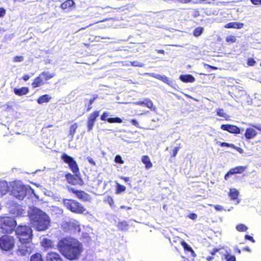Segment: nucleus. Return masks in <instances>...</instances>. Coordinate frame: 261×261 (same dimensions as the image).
Masks as SVG:
<instances>
[{"label": "nucleus", "mask_w": 261, "mask_h": 261, "mask_svg": "<svg viewBox=\"0 0 261 261\" xmlns=\"http://www.w3.org/2000/svg\"><path fill=\"white\" fill-rule=\"evenodd\" d=\"M15 234L21 244H29L32 242V230L27 225H18L15 230Z\"/></svg>", "instance_id": "7ed1b4c3"}, {"label": "nucleus", "mask_w": 261, "mask_h": 261, "mask_svg": "<svg viewBox=\"0 0 261 261\" xmlns=\"http://www.w3.org/2000/svg\"><path fill=\"white\" fill-rule=\"evenodd\" d=\"M106 202H107L111 207H114V201L113 198L111 196H108L105 200Z\"/></svg>", "instance_id": "79ce46f5"}, {"label": "nucleus", "mask_w": 261, "mask_h": 261, "mask_svg": "<svg viewBox=\"0 0 261 261\" xmlns=\"http://www.w3.org/2000/svg\"><path fill=\"white\" fill-rule=\"evenodd\" d=\"M68 191L74 194L78 199L83 201H89L91 199L90 195L84 191L70 188H68Z\"/></svg>", "instance_id": "1a4fd4ad"}, {"label": "nucleus", "mask_w": 261, "mask_h": 261, "mask_svg": "<svg viewBox=\"0 0 261 261\" xmlns=\"http://www.w3.org/2000/svg\"><path fill=\"white\" fill-rule=\"evenodd\" d=\"M109 113L105 112L100 116V119L103 121H107L110 123H121L123 121L121 118L119 117H109Z\"/></svg>", "instance_id": "ddd939ff"}, {"label": "nucleus", "mask_w": 261, "mask_h": 261, "mask_svg": "<svg viewBox=\"0 0 261 261\" xmlns=\"http://www.w3.org/2000/svg\"><path fill=\"white\" fill-rule=\"evenodd\" d=\"M145 106L152 111L156 110V107L154 106L152 101L149 99H145Z\"/></svg>", "instance_id": "473e14b6"}, {"label": "nucleus", "mask_w": 261, "mask_h": 261, "mask_svg": "<svg viewBox=\"0 0 261 261\" xmlns=\"http://www.w3.org/2000/svg\"><path fill=\"white\" fill-rule=\"evenodd\" d=\"M99 115V112L98 111H94L89 115L87 124L88 131H90L93 128L96 118L98 117Z\"/></svg>", "instance_id": "f8f14e48"}, {"label": "nucleus", "mask_w": 261, "mask_h": 261, "mask_svg": "<svg viewBox=\"0 0 261 261\" xmlns=\"http://www.w3.org/2000/svg\"><path fill=\"white\" fill-rule=\"evenodd\" d=\"M41 246L45 249H53L54 248V242L52 240L44 238L41 242Z\"/></svg>", "instance_id": "412c9836"}, {"label": "nucleus", "mask_w": 261, "mask_h": 261, "mask_svg": "<svg viewBox=\"0 0 261 261\" xmlns=\"http://www.w3.org/2000/svg\"><path fill=\"white\" fill-rule=\"evenodd\" d=\"M87 160L91 165L94 166H96V163L92 158L88 156Z\"/></svg>", "instance_id": "09e8293b"}, {"label": "nucleus", "mask_w": 261, "mask_h": 261, "mask_svg": "<svg viewBox=\"0 0 261 261\" xmlns=\"http://www.w3.org/2000/svg\"><path fill=\"white\" fill-rule=\"evenodd\" d=\"M247 168V166H239L230 169L224 175L225 180H228L230 176L234 174H241L243 173Z\"/></svg>", "instance_id": "9b49d317"}, {"label": "nucleus", "mask_w": 261, "mask_h": 261, "mask_svg": "<svg viewBox=\"0 0 261 261\" xmlns=\"http://www.w3.org/2000/svg\"><path fill=\"white\" fill-rule=\"evenodd\" d=\"M61 159L66 164H68L69 169L71 171L76 175L77 173L79 174L80 170L78 167L76 162L74 159L68 154L63 153L61 156Z\"/></svg>", "instance_id": "6e6552de"}, {"label": "nucleus", "mask_w": 261, "mask_h": 261, "mask_svg": "<svg viewBox=\"0 0 261 261\" xmlns=\"http://www.w3.org/2000/svg\"><path fill=\"white\" fill-rule=\"evenodd\" d=\"M188 217L193 220L197 219V215L195 213H191L189 215Z\"/></svg>", "instance_id": "864d4df0"}, {"label": "nucleus", "mask_w": 261, "mask_h": 261, "mask_svg": "<svg viewBox=\"0 0 261 261\" xmlns=\"http://www.w3.org/2000/svg\"><path fill=\"white\" fill-rule=\"evenodd\" d=\"M239 191L234 188L230 189L229 192L228 193V196H229L231 200H235L238 199L239 196Z\"/></svg>", "instance_id": "c85d7f7f"}, {"label": "nucleus", "mask_w": 261, "mask_h": 261, "mask_svg": "<svg viewBox=\"0 0 261 261\" xmlns=\"http://www.w3.org/2000/svg\"><path fill=\"white\" fill-rule=\"evenodd\" d=\"M229 92L238 99L246 95V92L243 87L235 85L231 87Z\"/></svg>", "instance_id": "9d476101"}, {"label": "nucleus", "mask_w": 261, "mask_h": 261, "mask_svg": "<svg viewBox=\"0 0 261 261\" xmlns=\"http://www.w3.org/2000/svg\"><path fill=\"white\" fill-rule=\"evenodd\" d=\"M135 104L139 106H145V99L143 101H139L136 102Z\"/></svg>", "instance_id": "6e6d98bb"}, {"label": "nucleus", "mask_w": 261, "mask_h": 261, "mask_svg": "<svg viewBox=\"0 0 261 261\" xmlns=\"http://www.w3.org/2000/svg\"><path fill=\"white\" fill-rule=\"evenodd\" d=\"M40 83H33L32 85L33 87H37L39 86L40 85L39 84Z\"/></svg>", "instance_id": "69168bd1"}, {"label": "nucleus", "mask_w": 261, "mask_h": 261, "mask_svg": "<svg viewBox=\"0 0 261 261\" xmlns=\"http://www.w3.org/2000/svg\"><path fill=\"white\" fill-rule=\"evenodd\" d=\"M29 79V76L28 75H25L22 77V80L24 81H27Z\"/></svg>", "instance_id": "680f3d73"}, {"label": "nucleus", "mask_w": 261, "mask_h": 261, "mask_svg": "<svg viewBox=\"0 0 261 261\" xmlns=\"http://www.w3.org/2000/svg\"><path fill=\"white\" fill-rule=\"evenodd\" d=\"M179 148H180V147H175L173 149V150H172V152L171 153V156L172 157H175L177 155Z\"/></svg>", "instance_id": "a18cd8bd"}, {"label": "nucleus", "mask_w": 261, "mask_h": 261, "mask_svg": "<svg viewBox=\"0 0 261 261\" xmlns=\"http://www.w3.org/2000/svg\"><path fill=\"white\" fill-rule=\"evenodd\" d=\"M16 225L15 220L11 217H0V228L6 233H11Z\"/></svg>", "instance_id": "39448f33"}, {"label": "nucleus", "mask_w": 261, "mask_h": 261, "mask_svg": "<svg viewBox=\"0 0 261 261\" xmlns=\"http://www.w3.org/2000/svg\"><path fill=\"white\" fill-rule=\"evenodd\" d=\"M10 190L11 194L19 200H22L27 195V188L24 185L13 183Z\"/></svg>", "instance_id": "423d86ee"}, {"label": "nucleus", "mask_w": 261, "mask_h": 261, "mask_svg": "<svg viewBox=\"0 0 261 261\" xmlns=\"http://www.w3.org/2000/svg\"><path fill=\"white\" fill-rule=\"evenodd\" d=\"M13 92L15 95L21 96L28 94L29 92V89L27 87L14 88L13 89Z\"/></svg>", "instance_id": "a211bd4d"}, {"label": "nucleus", "mask_w": 261, "mask_h": 261, "mask_svg": "<svg viewBox=\"0 0 261 261\" xmlns=\"http://www.w3.org/2000/svg\"><path fill=\"white\" fill-rule=\"evenodd\" d=\"M78 127V124L75 122L71 125L70 127L69 131V135L71 137V138H73V136L76 132V130Z\"/></svg>", "instance_id": "72a5a7b5"}, {"label": "nucleus", "mask_w": 261, "mask_h": 261, "mask_svg": "<svg viewBox=\"0 0 261 261\" xmlns=\"http://www.w3.org/2000/svg\"><path fill=\"white\" fill-rule=\"evenodd\" d=\"M244 24L239 22H232L225 24L224 27L227 29L233 28L240 29L243 28Z\"/></svg>", "instance_id": "393cba45"}, {"label": "nucleus", "mask_w": 261, "mask_h": 261, "mask_svg": "<svg viewBox=\"0 0 261 261\" xmlns=\"http://www.w3.org/2000/svg\"><path fill=\"white\" fill-rule=\"evenodd\" d=\"M120 178L126 182L129 181V179H130V178L129 177H126V176H121Z\"/></svg>", "instance_id": "13d9d810"}, {"label": "nucleus", "mask_w": 261, "mask_h": 261, "mask_svg": "<svg viewBox=\"0 0 261 261\" xmlns=\"http://www.w3.org/2000/svg\"><path fill=\"white\" fill-rule=\"evenodd\" d=\"M257 133L252 128H247L244 134V136L247 140H250L254 138Z\"/></svg>", "instance_id": "aec40b11"}, {"label": "nucleus", "mask_w": 261, "mask_h": 261, "mask_svg": "<svg viewBox=\"0 0 261 261\" xmlns=\"http://www.w3.org/2000/svg\"><path fill=\"white\" fill-rule=\"evenodd\" d=\"M215 210L217 211H221L222 210V207L221 205H216L214 206Z\"/></svg>", "instance_id": "bf43d9fd"}, {"label": "nucleus", "mask_w": 261, "mask_h": 261, "mask_svg": "<svg viewBox=\"0 0 261 261\" xmlns=\"http://www.w3.org/2000/svg\"><path fill=\"white\" fill-rule=\"evenodd\" d=\"M252 126L256 128V129L261 131V125H253Z\"/></svg>", "instance_id": "052dcab7"}, {"label": "nucleus", "mask_w": 261, "mask_h": 261, "mask_svg": "<svg viewBox=\"0 0 261 261\" xmlns=\"http://www.w3.org/2000/svg\"><path fill=\"white\" fill-rule=\"evenodd\" d=\"M74 4V2L73 0H67L64 3H62L61 5V8L62 9H66L71 7Z\"/></svg>", "instance_id": "f704fd0d"}, {"label": "nucleus", "mask_w": 261, "mask_h": 261, "mask_svg": "<svg viewBox=\"0 0 261 261\" xmlns=\"http://www.w3.org/2000/svg\"><path fill=\"white\" fill-rule=\"evenodd\" d=\"M221 129L227 131L231 134H239L241 133L240 128L232 124H222L220 126Z\"/></svg>", "instance_id": "dca6fc26"}, {"label": "nucleus", "mask_w": 261, "mask_h": 261, "mask_svg": "<svg viewBox=\"0 0 261 261\" xmlns=\"http://www.w3.org/2000/svg\"><path fill=\"white\" fill-rule=\"evenodd\" d=\"M57 247L62 255L69 260L78 259L83 251L82 244L76 239L70 237L61 239Z\"/></svg>", "instance_id": "f257e3e1"}, {"label": "nucleus", "mask_w": 261, "mask_h": 261, "mask_svg": "<svg viewBox=\"0 0 261 261\" xmlns=\"http://www.w3.org/2000/svg\"><path fill=\"white\" fill-rule=\"evenodd\" d=\"M130 122L133 125H134L136 127H139V123H138V121H137V120H136L135 119H133L130 120Z\"/></svg>", "instance_id": "603ef678"}, {"label": "nucleus", "mask_w": 261, "mask_h": 261, "mask_svg": "<svg viewBox=\"0 0 261 261\" xmlns=\"http://www.w3.org/2000/svg\"><path fill=\"white\" fill-rule=\"evenodd\" d=\"M30 261H44L43 255L40 252H36L30 257Z\"/></svg>", "instance_id": "c756f323"}, {"label": "nucleus", "mask_w": 261, "mask_h": 261, "mask_svg": "<svg viewBox=\"0 0 261 261\" xmlns=\"http://www.w3.org/2000/svg\"><path fill=\"white\" fill-rule=\"evenodd\" d=\"M9 190L8 183L6 181H0V196L5 195Z\"/></svg>", "instance_id": "4be33fe9"}, {"label": "nucleus", "mask_w": 261, "mask_h": 261, "mask_svg": "<svg viewBox=\"0 0 261 261\" xmlns=\"http://www.w3.org/2000/svg\"><path fill=\"white\" fill-rule=\"evenodd\" d=\"M234 252H235L236 253H238V254H240V253H241V250H240V249H239L238 247H236V248H234Z\"/></svg>", "instance_id": "e2e57ef3"}, {"label": "nucleus", "mask_w": 261, "mask_h": 261, "mask_svg": "<svg viewBox=\"0 0 261 261\" xmlns=\"http://www.w3.org/2000/svg\"><path fill=\"white\" fill-rule=\"evenodd\" d=\"M216 113L218 116L224 117L226 120H227L229 117V116L224 112L223 109H217L216 110Z\"/></svg>", "instance_id": "e433bc0d"}, {"label": "nucleus", "mask_w": 261, "mask_h": 261, "mask_svg": "<svg viewBox=\"0 0 261 261\" xmlns=\"http://www.w3.org/2000/svg\"><path fill=\"white\" fill-rule=\"evenodd\" d=\"M54 76V74L53 73L44 72L40 74L37 79L40 80V82H42L43 81H47L52 78Z\"/></svg>", "instance_id": "5701e85b"}, {"label": "nucleus", "mask_w": 261, "mask_h": 261, "mask_svg": "<svg viewBox=\"0 0 261 261\" xmlns=\"http://www.w3.org/2000/svg\"><path fill=\"white\" fill-rule=\"evenodd\" d=\"M23 57L22 56H16L14 58L13 61L15 62H20L23 61Z\"/></svg>", "instance_id": "49530a36"}, {"label": "nucleus", "mask_w": 261, "mask_h": 261, "mask_svg": "<svg viewBox=\"0 0 261 261\" xmlns=\"http://www.w3.org/2000/svg\"><path fill=\"white\" fill-rule=\"evenodd\" d=\"M51 97L48 94H44L39 97L37 101L38 104H42L45 102H48L50 100Z\"/></svg>", "instance_id": "cd10ccee"}, {"label": "nucleus", "mask_w": 261, "mask_h": 261, "mask_svg": "<svg viewBox=\"0 0 261 261\" xmlns=\"http://www.w3.org/2000/svg\"><path fill=\"white\" fill-rule=\"evenodd\" d=\"M50 219L45 213L40 211L35 214L32 219L33 226L38 231H44L47 229L49 225Z\"/></svg>", "instance_id": "f03ea898"}, {"label": "nucleus", "mask_w": 261, "mask_h": 261, "mask_svg": "<svg viewBox=\"0 0 261 261\" xmlns=\"http://www.w3.org/2000/svg\"><path fill=\"white\" fill-rule=\"evenodd\" d=\"M65 177L68 181V182L71 185H75L76 182H75L76 178L75 177L71 174L70 173H67L65 174Z\"/></svg>", "instance_id": "2f4dec72"}, {"label": "nucleus", "mask_w": 261, "mask_h": 261, "mask_svg": "<svg viewBox=\"0 0 261 261\" xmlns=\"http://www.w3.org/2000/svg\"><path fill=\"white\" fill-rule=\"evenodd\" d=\"M126 190V187L122 185L119 184H117L116 185V191L115 192L116 194H120L123 192H124Z\"/></svg>", "instance_id": "4c0bfd02"}, {"label": "nucleus", "mask_w": 261, "mask_h": 261, "mask_svg": "<svg viewBox=\"0 0 261 261\" xmlns=\"http://www.w3.org/2000/svg\"><path fill=\"white\" fill-rule=\"evenodd\" d=\"M98 95L95 94L92 95V97L89 99H88L87 98H85L84 99V102L85 103V106L87 108V111H89L92 109V104L96 99L98 98Z\"/></svg>", "instance_id": "6ab92c4d"}, {"label": "nucleus", "mask_w": 261, "mask_h": 261, "mask_svg": "<svg viewBox=\"0 0 261 261\" xmlns=\"http://www.w3.org/2000/svg\"><path fill=\"white\" fill-rule=\"evenodd\" d=\"M223 251H224V247H221L219 248H215L212 249L210 252L211 256H208L206 257V260L207 261H212L213 259L215 258H218V255L217 253H219L221 259L222 258V254L223 253Z\"/></svg>", "instance_id": "4468645a"}, {"label": "nucleus", "mask_w": 261, "mask_h": 261, "mask_svg": "<svg viewBox=\"0 0 261 261\" xmlns=\"http://www.w3.org/2000/svg\"><path fill=\"white\" fill-rule=\"evenodd\" d=\"M15 245V239L13 236L4 234L0 237V248L5 251L12 249Z\"/></svg>", "instance_id": "0eeeda50"}, {"label": "nucleus", "mask_w": 261, "mask_h": 261, "mask_svg": "<svg viewBox=\"0 0 261 261\" xmlns=\"http://www.w3.org/2000/svg\"><path fill=\"white\" fill-rule=\"evenodd\" d=\"M251 3L254 5H258L260 4L261 0H250Z\"/></svg>", "instance_id": "4d7b16f0"}, {"label": "nucleus", "mask_w": 261, "mask_h": 261, "mask_svg": "<svg viewBox=\"0 0 261 261\" xmlns=\"http://www.w3.org/2000/svg\"><path fill=\"white\" fill-rule=\"evenodd\" d=\"M142 163L145 165L146 169H149L152 167V163H151L149 157L147 155H143L141 158Z\"/></svg>", "instance_id": "bb28decb"}, {"label": "nucleus", "mask_w": 261, "mask_h": 261, "mask_svg": "<svg viewBox=\"0 0 261 261\" xmlns=\"http://www.w3.org/2000/svg\"><path fill=\"white\" fill-rule=\"evenodd\" d=\"M180 244L184 248V251L185 252H190L193 256H195L196 255L194 250L186 242L184 241H181Z\"/></svg>", "instance_id": "a878e982"}, {"label": "nucleus", "mask_w": 261, "mask_h": 261, "mask_svg": "<svg viewBox=\"0 0 261 261\" xmlns=\"http://www.w3.org/2000/svg\"><path fill=\"white\" fill-rule=\"evenodd\" d=\"M120 208H121V209H126L127 210H129L131 209V207H130L125 206H124V205H122V206H120Z\"/></svg>", "instance_id": "0e129e2a"}, {"label": "nucleus", "mask_w": 261, "mask_h": 261, "mask_svg": "<svg viewBox=\"0 0 261 261\" xmlns=\"http://www.w3.org/2000/svg\"><path fill=\"white\" fill-rule=\"evenodd\" d=\"M46 261H63V260L58 253L50 251L46 255Z\"/></svg>", "instance_id": "f3484780"}, {"label": "nucleus", "mask_w": 261, "mask_h": 261, "mask_svg": "<svg viewBox=\"0 0 261 261\" xmlns=\"http://www.w3.org/2000/svg\"><path fill=\"white\" fill-rule=\"evenodd\" d=\"M114 161L120 164H122L124 163V160L122 159L121 156L120 155H116L114 159Z\"/></svg>", "instance_id": "37998d69"}, {"label": "nucleus", "mask_w": 261, "mask_h": 261, "mask_svg": "<svg viewBox=\"0 0 261 261\" xmlns=\"http://www.w3.org/2000/svg\"><path fill=\"white\" fill-rule=\"evenodd\" d=\"M156 77L158 79L160 80H162V81H163V80H164L163 77V76H161V75H156Z\"/></svg>", "instance_id": "774afa93"}, {"label": "nucleus", "mask_w": 261, "mask_h": 261, "mask_svg": "<svg viewBox=\"0 0 261 261\" xmlns=\"http://www.w3.org/2000/svg\"><path fill=\"white\" fill-rule=\"evenodd\" d=\"M226 41L228 43H234L236 41V38L233 35L228 36L226 37Z\"/></svg>", "instance_id": "c03bdc74"}, {"label": "nucleus", "mask_w": 261, "mask_h": 261, "mask_svg": "<svg viewBox=\"0 0 261 261\" xmlns=\"http://www.w3.org/2000/svg\"><path fill=\"white\" fill-rule=\"evenodd\" d=\"M242 250L243 251H248V252L250 251V249L248 247H244L242 249Z\"/></svg>", "instance_id": "338daca9"}, {"label": "nucleus", "mask_w": 261, "mask_h": 261, "mask_svg": "<svg viewBox=\"0 0 261 261\" xmlns=\"http://www.w3.org/2000/svg\"><path fill=\"white\" fill-rule=\"evenodd\" d=\"M236 228L239 232H245L248 229V227L244 224H239L237 225Z\"/></svg>", "instance_id": "ea45409f"}, {"label": "nucleus", "mask_w": 261, "mask_h": 261, "mask_svg": "<svg viewBox=\"0 0 261 261\" xmlns=\"http://www.w3.org/2000/svg\"><path fill=\"white\" fill-rule=\"evenodd\" d=\"M180 80L182 82H193L195 79L191 75H182L180 76Z\"/></svg>", "instance_id": "c9c22d12"}, {"label": "nucleus", "mask_w": 261, "mask_h": 261, "mask_svg": "<svg viewBox=\"0 0 261 261\" xmlns=\"http://www.w3.org/2000/svg\"><path fill=\"white\" fill-rule=\"evenodd\" d=\"M27 244H22L18 249L17 252L22 256L30 254L33 251V247L32 245H27Z\"/></svg>", "instance_id": "2eb2a0df"}, {"label": "nucleus", "mask_w": 261, "mask_h": 261, "mask_svg": "<svg viewBox=\"0 0 261 261\" xmlns=\"http://www.w3.org/2000/svg\"><path fill=\"white\" fill-rule=\"evenodd\" d=\"M117 226L119 230L121 231H125L128 229L129 224L126 221H122L119 222Z\"/></svg>", "instance_id": "7c9ffc66"}, {"label": "nucleus", "mask_w": 261, "mask_h": 261, "mask_svg": "<svg viewBox=\"0 0 261 261\" xmlns=\"http://www.w3.org/2000/svg\"><path fill=\"white\" fill-rule=\"evenodd\" d=\"M221 259H225L226 261H236L235 256L230 254L225 248L222 254Z\"/></svg>", "instance_id": "b1692460"}, {"label": "nucleus", "mask_w": 261, "mask_h": 261, "mask_svg": "<svg viewBox=\"0 0 261 261\" xmlns=\"http://www.w3.org/2000/svg\"><path fill=\"white\" fill-rule=\"evenodd\" d=\"M6 14V10L3 8H0V18L3 17Z\"/></svg>", "instance_id": "5fc2aeb1"}, {"label": "nucleus", "mask_w": 261, "mask_h": 261, "mask_svg": "<svg viewBox=\"0 0 261 261\" xmlns=\"http://www.w3.org/2000/svg\"><path fill=\"white\" fill-rule=\"evenodd\" d=\"M217 144H219L221 147H231L233 149H236L237 150H239V149H240L239 147H236L235 145L233 144H229L228 143L225 142H218L217 143Z\"/></svg>", "instance_id": "58836bf2"}, {"label": "nucleus", "mask_w": 261, "mask_h": 261, "mask_svg": "<svg viewBox=\"0 0 261 261\" xmlns=\"http://www.w3.org/2000/svg\"><path fill=\"white\" fill-rule=\"evenodd\" d=\"M245 240L250 241L252 243H254L255 242V240H254L253 237L250 236H249V235L246 234L245 236Z\"/></svg>", "instance_id": "3c124183"}, {"label": "nucleus", "mask_w": 261, "mask_h": 261, "mask_svg": "<svg viewBox=\"0 0 261 261\" xmlns=\"http://www.w3.org/2000/svg\"><path fill=\"white\" fill-rule=\"evenodd\" d=\"M63 204L68 210L75 214H83L86 211V208L82 203L74 199H64Z\"/></svg>", "instance_id": "20e7f679"}, {"label": "nucleus", "mask_w": 261, "mask_h": 261, "mask_svg": "<svg viewBox=\"0 0 261 261\" xmlns=\"http://www.w3.org/2000/svg\"><path fill=\"white\" fill-rule=\"evenodd\" d=\"M203 31V28L202 27H198L196 28L194 31L193 34L195 37H198L202 33Z\"/></svg>", "instance_id": "a19ab883"}, {"label": "nucleus", "mask_w": 261, "mask_h": 261, "mask_svg": "<svg viewBox=\"0 0 261 261\" xmlns=\"http://www.w3.org/2000/svg\"><path fill=\"white\" fill-rule=\"evenodd\" d=\"M132 65L134 66H138V67H143V64L142 63L139 62L138 61H134L132 62Z\"/></svg>", "instance_id": "8fccbe9b"}, {"label": "nucleus", "mask_w": 261, "mask_h": 261, "mask_svg": "<svg viewBox=\"0 0 261 261\" xmlns=\"http://www.w3.org/2000/svg\"><path fill=\"white\" fill-rule=\"evenodd\" d=\"M256 62L253 58H249L247 61V64L249 66H254Z\"/></svg>", "instance_id": "de8ad7c7"}]
</instances>
